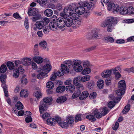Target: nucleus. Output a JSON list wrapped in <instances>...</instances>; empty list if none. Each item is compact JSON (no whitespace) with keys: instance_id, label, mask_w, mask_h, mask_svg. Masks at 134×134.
<instances>
[{"instance_id":"obj_1","label":"nucleus","mask_w":134,"mask_h":134,"mask_svg":"<svg viewBox=\"0 0 134 134\" xmlns=\"http://www.w3.org/2000/svg\"><path fill=\"white\" fill-rule=\"evenodd\" d=\"M64 63L66 65L62 64L61 65V69L59 70L56 73V75L59 76H60L64 75V74H66L69 72V69L68 67L71 68L75 71V60H74L72 61L68 60L64 62Z\"/></svg>"},{"instance_id":"obj_2","label":"nucleus","mask_w":134,"mask_h":134,"mask_svg":"<svg viewBox=\"0 0 134 134\" xmlns=\"http://www.w3.org/2000/svg\"><path fill=\"white\" fill-rule=\"evenodd\" d=\"M28 15L33 16L31 19L33 22H35L36 20L40 19L42 18L41 15L39 14V12L37 9L31 8L28 10Z\"/></svg>"},{"instance_id":"obj_3","label":"nucleus","mask_w":134,"mask_h":134,"mask_svg":"<svg viewBox=\"0 0 134 134\" xmlns=\"http://www.w3.org/2000/svg\"><path fill=\"white\" fill-rule=\"evenodd\" d=\"M52 100L51 98L47 97L45 98L40 102L39 108L41 114H42L43 112L47 109L48 103L51 102Z\"/></svg>"},{"instance_id":"obj_4","label":"nucleus","mask_w":134,"mask_h":134,"mask_svg":"<svg viewBox=\"0 0 134 134\" xmlns=\"http://www.w3.org/2000/svg\"><path fill=\"white\" fill-rule=\"evenodd\" d=\"M107 9L109 11H112L114 13L116 14L118 12L119 7L117 4L109 2L108 5Z\"/></svg>"},{"instance_id":"obj_5","label":"nucleus","mask_w":134,"mask_h":134,"mask_svg":"<svg viewBox=\"0 0 134 134\" xmlns=\"http://www.w3.org/2000/svg\"><path fill=\"white\" fill-rule=\"evenodd\" d=\"M52 68V66L49 64H46L44 66H41L38 69V71H44L48 73L51 70Z\"/></svg>"},{"instance_id":"obj_6","label":"nucleus","mask_w":134,"mask_h":134,"mask_svg":"<svg viewBox=\"0 0 134 134\" xmlns=\"http://www.w3.org/2000/svg\"><path fill=\"white\" fill-rule=\"evenodd\" d=\"M75 10H74V12L73 10L68 7L65 8L64 9V12L65 13L68 14L69 15L72 16V17L75 20Z\"/></svg>"},{"instance_id":"obj_7","label":"nucleus","mask_w":134,"mask_h":134,"mask_svg":"<svg viewBox=\"0 0 134 134\" xmlns=\"http://www.w3.org/2000/svg\"><path fill=\"white\" fill-rule=\"evenodd\" d=\"M78 4L79 5L83 6L84 7H86L89 10L91 9L94 5V4L92 2H88L86 1H80L78 2Z\"/></svg>"},{"instance_id":"obj_8","label":"nucleus","mask_w":134,"mask_h":134,"mask_svg":"<svg viewBox=\"0 0 134 134\" xmlns=\"http://www.w3.org/2000/svg\"><path fill=\"white\" fill-rule=\"evenodd\" d=\"M84 89L83 85L80 83L76 82V97L79 96L81 93V91Z\"/></svg>"},{"instance_id":"obj_9","label":"nucleus","mask_w":134,"mask_h":134,"mask_svg":"<svg viewBox=\"0 0 134 134\" xmlns=\"http://www.w3.org/2000/svg\"><path fill=\"white\" fill-rule=\"evenodd\" d=\"M80 6L76 8V16L77 15L78 17L83 14L86 11L85 8L83 6Z\"/></svg>"},{"instance_id":"obj_10","label":"nucleus","mask_w":134,"mask_h":134,"mask_svg":"<svg viewBox=\"0 0 134 134\" xmlns=\"http://www.w3.org/2000/svg\"><path fill=\"white\" fill-rule=\"evenodd\" d=\"M20 67H18L16 70H14V72L13 74V77L16 78L18 77L19 75V72L23 73L24 72V70L23 68L20 66Z\"/></svg>"},{"instance_id":"obj_11","label":"nucleus","mask_w":134,"mask_h":134,"mask_svg":"<svg viewBox=\"0 0 134 134\" xmlns=\"http://www.w3.org/2000/svg\"><path fill=\"white\" fill-rule=\"evenodd\" d=\"M56 23L57 27L60 29H62L65 26V23L64 21L61 18H58Z\"/></svg>"},{"instance_id":"obj_12","label":"nucleus","mask_w":134,"mask_h":134,"mask_svg":"<svg viewBox=\"0 0 134 134\" xmlns=\"http://www.w3.org/2000/svg\"><path fill=\"white\" fill-rule=\"evenodd\" d=\"M113 69L106 70H104L102 73L101 75L103 77L106 78L110 76Z\"/></svg>"},{"instance_id":"obj_13","label":"nucleus","mask_w":134,"mask_h":134,"mask_svg":"<svg viewBox=\"0 0 134 134\" xmlns=\"http://www.w3.org/2000/svg\"><path fill=\"white\" fill-rule=\"evenodd\" d=\"M107 22L109 24L115 25L117 24L118 21L113 17H110L108 18Z\"/></svg>"},{"instance_id":"obj_14","label":"nucleus","mask_w":134,"mask_h":134,"mask_svg":"<svg viewBox=\"0 0 134 134\" xmlns=\"http://www.w3.org/2000/svg\"><path fill=\"white\" fill-rule=\"evenodd\" d=\"M22 64L25 66L30 65L31 64V60L30 58H26L22 59Z\"/></svg>"},{"instance_id":"obj_15","label":"nucleus","mask_w":134,"mask_h":134,"mask_svg":"<svg viewBox=\"0 0 134 134\" xmlns=\"http://www.w3.org/2000/svg\"><path fill=\"white\" fill-rule=\"evenodd\" d=\"M60 15L62 17L61 18L65 22H66V20L68 21V20H70L69 19H70V17L69 16V15H68V14L65 13L64 12L60 13Z\"/></svg>"},{"instance_id":"obj_16","label":"nucleus","mask_w":134,"mask_h":134,"mask_svg":"<svg viewBox=\"0 0 134 134\" xmlns=\"http://www.w3.org/2000/svg\"><path fill=\"white\" fill-rule=\"evenodd\" d=\"M121 98H116L117 99V100H116L115 101H110L108 103V107L111 109L113 107H114L115 103H118V102L120 101L121 99Z\"/></svg>"},{"instance_id":"obj_17","label":"nucleus","mask_w":134,"mask_h":134,"mask_svg":"<svg viewBox=\"0 0 134 134\" xmlns=\"http://www.w3.org/2000/svg\"><path fill=\"white\" fill-rule=\"evenodd\" d=\"M45 25L43 21H38L36 22L35 26L37 29L40 30L43 29Z\"/></svg>"},{"instance_id":"obj_18","label":"nucleus","mask_w":134,"mask_h":134,"mask_svg":"<svg viewBox=\"0 0 134 134\" xmlns=\"http://www.w3.org/2000/svg\"><path fill=\"white\" fill-rule=\"evenodd\" d=\"M34 61L38 64L42 63L43 62V59L41 57L35 56L33 58Z\"/></svg>"},{"instance_id":"obj_19","label":"nucleus","mask_w":134,"mask_h":134,"mask_svg":"<svg viewBox=\"0 0 134 134\" xmlns=\"http://www.w3.org/2000/svg\"><path fill=\"white\" fill-rule=\"evenodd\" d=\"M51 22L49 25V27L50 29L53 31H54L57 29V27L56 22Z\"/></svg>"},{"instance_id":"obj_20","label":"nucleus","mask_w":134,"mask_h":134,"mask_svg":"<svg viewBox=\"0 0 134 134\" xmlns=\"http://www.w3.org/2000/svg\"><path fill=\"white\" fill-rule=\"evenodd\" d=\"M100 112L98 110L96 109L94 111L93 113L97 118L99 119L103 116L101 113H100Z\"/></svg>"},{"instance_id":"obj_21","label":"nucleus","mask_w":134,"mask_h":134,"mask_svg":"<svg viewBox=\"0 0 134 134\" xmlns=\"http://www.w3.org/2000/svg\"><path fill=\"white\" fill-rule=\"evenodd\" d=\"M47 73L45 72H41L39 73L37 75V77L39 79H42L47 76Z\"/></svg>"},{"instance_id":"obj_22","label":"nucleus","mask_w":134,"mask_h":134,"mask_svg":"<svg viewBox=\"0 0 134 134\" xmlns=\"http://www.w3.org/2000/svg\"><path fill=\"white\" fill-rule=\"evenodd\" d=\"M89 93L87 91H85L82 92V94L80 96L79 99L81 100L85 99L89 95Z\"/></svg>"},{"instance_id":"obj_23","label":"nucleus","mask_w":134,"mask_h":134,"mask_svg":"<svg viewBox=\"0 0 134 134\" xmlns=\"http://www.w3.org/2000/svg\"><path fill=\"white\" fill-rule=\"evenodd\" d=\"M119 87L120 89H125L126 88V85L124 80L120 81L118 83Z\"/></svg>"},{"instance_id":"obj_24","label":"nucleus","mask_w":134,"mask_h":134,"mask_svg":"<svg viewBox=\"0 0 134 134\" xmlns=\"http://www.w3.org/2000/svg\"><path fill=\"white\" fill-rule=\"evenodd\" d=\"M74 118L72 116H69L66 117V121L69 124H72L74 122Z\"/></svg>"},{"instance_id":"obj_25","label":"nucleus","mask_w":134,"mask_h":134,"mask_svg":"<svg viewBox=\"0 0 134 134\" xmlns=\"http://www.w3.org/2000/svg\"><path fill=\"white\" fill-rule=\"evenodd\" d=\"M67 98L65 96H62L58 97L57 99V102L58 103H62L65 102Z\"/></svg>"},{"instance_id":"obj_26","label":"nucleus","mask_w":134,"mask_h":134,"mask_svg":"<svg viewBox=\"0 0 134 134\" xmlns=\"http://www.w3.org/2000/svg\"><path fill=\"white\" fill-rule=\"evenodd\" d=\"M66 91L69 90L70 91V92L72 93L75 91V87L72 85H71L70 86H67L66 87Z\"/></svg>"},{"instance_id":"obj_27","label":"nucleus","mask_w":134,"mask_h":134,"mask_svg":"<svg viewBox=\"0 0 134 134\" xmlns=\"http://www.w3.org/2000/svg\"><path fill=\"white\" fill-rule=\"evenodd\" d=\"M44 13L46 16L49 17L52 15L53 12L52 10L49 9H46L44 12Z\"/></svg>"},{"instance_id":"obj_28","label":"nucleus","mask_w":134,"mask_h":134,"mask_svg":"<svg viewBox=\"0 0 134 134\" xmlns=\"http://www.w3.org/2000/svg\"><path fill=\"white\" fill-rule=\"evenodd\" d=\"M65 88V86H58L56 88V92L58 93H62L64 91Z\"/></svg>"},{"instance_id":"obj_29","label":"nucleus","mask_w":134,"mask_h":134,"mask_svg":"<svg viewBox=\"0 0 134 134\" xmlns=\"http://www.w3.org/2000/svg\"><path fill=\"white\" fill-rule=\"evenodd\" d=\"M47 121V124L49 125L54 126L56 123L54 119L53 118H49L48 119Z\"/></svg>"},{"instance_id":"obj_30","label":"nucleus","mask_w":134,"mask_h":134,"mask_svg":"<svg viewBox=\"0 0 134 134\" xmlns=\"http://www.w3.org/2000/svg\"><path fill=\"white\" fill-rule=\"evenodd\" d=\"M39 46L42 49L45 50L47 48V44L45 41H42L40 42Z\"/></svg>"},{"instance_id":"obj_31","label":"nucleus","mask_w":134,"mask_h":134,"mask_svg":"<svg viewBox=\"0 0 134 134\" xmlns=\"http://www.w3.org/2000/svg\"><path fill=\"white\" fill-rule=\"evenodd\" d=\"M129 11L127 7H121L120 8V13L122 14H126Z\"/></svg>"},{"instance_id":"obj_32","label":"nucleus","mask_w":134,"mask_h":134,"mask_svg":"<svg viewBox=\"0 0 134 134\" xmlns=\"http://www.w3.org/2000/svg\"><path fill=\"white\" fill-rule=\"evenodd\" d=\"M81 74L85 75L89 74L91 72L90 68L89 67H86L82 71Z\"/></svg>"},{"instance_id":"obj_33","label":"nucleus","mask_w":134,"mask_h":134,"mask_svg":"<svg viewBox=\"0 0 134 134\" xmlns=\"http://www.w3.org/2000/svg\"><path fill=\"white\" fill-rule=\"evenodd\" d=\"M99 110L103 115V116L105 115L109 111L107 107H104L103 108H100Z\"/></svg>"},{"instance_id":"obj_34","label":"nucleus","mask_w":134,"mask_h":134,"mask_svg":"<svg viewBox=\"0 0 134 134\" xmlns=\"http://www.w3.org/2000/svg\"><path fill=\"white\" fill-rule=\"evenodd\" d=\"M7 76L6 75L2 74H0V80L3 83H4L6 81Z\"/></svg>"},{"instance_id":"obj_35","label":"nucleus","mask_w":134,"mask_h":134,"mask_svg":"<svg viewBox=\"0 0 134 134\" xmlns=\"http://www.w3.org/2000/svg\"><path fill=\"white\" fill-rule=\"evenodd\" d=\"M97 85L98 87L100 89L103 88L104 85V81L101 80H99L97 82Z\"/></svg>"},{"instance_id":"obj_36","label":"nucleus","mask_w":134,"mask_h":134,"mask_svg":"<svg viewBox=\"0 0 134 134\" xmlns=\"http://www.w3.org/2000/svg\"><path fill=\"white\" fill-rule=\"evenodd\" d=\"M90 78L91 76L89 75H85L81 78V80L82 82H85L89 81Z\"/></svg>"},{"instance_id":"obj_37","label":"nucleus","mask_w":134,"mask_h":134,"mask_svg":"<svg viewBox=\"0 0 134 134\" xmlns=\"http://www.w3.org/2000/svg\"><path fill=\"white\" fill-rule=\"evenodd\" d=\"M7 65L9 69L10 70L13 69L15 66L14 63L11 62H8L7 63Z\"/></svg>"},{"instance_id":"obj_38","label":"nucleus","mask_w":134,"mask_h":134,"mask_svg":"<svg viewBox=\"0 0 134 134\" xmlns=\"http://www.w3.org/2000/svg\"><path fill=\"white\" fill-rule=\"evenodd\" d=\"M20 95L21 97H26L28 96V93L26 90L24 89L21 90L20 92Z\"/></svg>"},{"instance_id":"obj_39","label":"nucleus","mask_w":134,"mask_h":134,"mask_svg":"<svg viewBox=\"0 0 134 134\" xmlns=\"http://www.w3.org/2000/svg\"><path fill=\"white\" fill-rule=\"evenodd\" d=\"M94 82L93 81L91 80L87 83V86L90 89L92 88L94 86Z\"/></svg>"},{"instance_id":"obj_40","label":"nucleus","mask_w":134,"mask_h":134,"mask_svg":"<svg viewBox=\"0 0 134 134\" xmlns=\"http://www.w3.org/2000/svg\"><path fill=\"white\" fill-rule=\"evenodd\" d=\"M130 109V105L128 104L125 106L123 109L122 112L123 114H125L129 112Z\"/></svg>"},{"instance_id":"obj_41","label":"nucleus","mask_w":134,"mask_h":134,"mask_svg":"<svg viewBox=\"0 0 134 134\" xmlns=\"http://www.w3.org/2000/svg\"><path fill=\"white\" fill-rule=\"evenodd\" d=\"M43 28V31L44 33L46 34H48L49 31L50 29L48 25H45Z\"/></svg>"},{"instance_id":"obj_42","label":"nucleus","mask_w":134,"mask_h":134,"mask_svg":"<svg viewBox=\"0 0 134 134\" xmlns=\"http://www.w3.org/2000/svg\"><path fill=\"white\" fill-rule=\"evenodd\" d=\"M7 69L6 65L4 64L2 65L0 67V72L3 73L5 72Z\"/></svg>"},{"instance_id":"obj_43","label":"nucleus","mask_w":134,"mask_h":134,"mask_svg":"<svg viewBox=\"0 0 134 134\" xmlns=\"http://www.w3.org/2000/svg\"><path fill=\"white\" fill-rule=\"evenodd\" d=\"M125 89H120L116 90V92L117 94L119 96H121L124 94L125 92Z\"/></svg>"},{"instance_id":"obj_44","label":"nucleus","mask_w":134,"mask_h":134,"mask_svg":"<svg viewBox=\"0 0 134 134\" xmlns=\"http://www.w3.org/2000/svg\"><path fill=\"white\" fill-rule=\"evenodd\" d=\"M86 118L91 121H94L96 120L94 116L92 115H89L86 116Z\"/></svg>"},{"instance_id":"obj_45","label":"nucleus","mask_w":134,"mask_h":134,"mask_svg":"<svg viewBox=\"0 0 134 134\" xmlns=\"http://www.w3.org/2000/svg\"><path fill=\"white\" fill-rule=\"evenodd\" d=\"M15 106L16 108L18 109H23V106L20 102H18L15 104Z\"/></svg>"},{"instance_id":"obj_46","label":"nucleus","mask_w":134,"mask_h":134,"mask_svg":"<svg viewBox=\"0 0 134 134\" xmlns=\"http://www.w3.org/2000/svg\"><path fill=\"white\" fill-rule=\"evenodd\" d=\"M104 40L106 42H110L111 43L113 42L114 41L113 38L110 37H106L104 38Z\"/></svg>"},{"instance_id":"obj_47","label":"nucleus","mask_w":134,"mask_h":134,"mask_svg":"<svg viewBox=\"0 0 134 134\" xmlns=\"http://www.w3.org/2000/svg\"><path fill=\"white\" fill-rule=\"evenodd\" d=\"M70 19L71 20H68V21L66 20V22H64V23H65V25H66L67 27H70L72 25V20H74V19L72 18H72L70 17Z\"/></svg>"},{"instance_id":"obj_48","label":"nucleus","mask_w":134,"mask_h":134,"mask_svg":"<svg viewBox=\"0 0 134 134\" xmlns=\"http://www.w3.org/2000/svg\"><path fill=\"white\" fill-rule=\"evenodd\" d=\"M54 83L52 81H49L47 83V87L48 88H52L54 87Z\"/></svg>"},{"instance_id":"obj_49","label":"nucleus","mask_w":134,"mask_h":134,"mask_svg":"<svg viewBox=\"0 0 134 134\" xmlns=\"http://www.w3.org/2000/svg\"><path fill=\"white\" fill-rule=\"evenodd\" d=\"M14 63L15 64V66L16 67H20V66L22 67L21 65H20L22 63V60L21 61L19 60H16L14 61Z\"/></svg>"},{"instance_id":"obj_50","label":"nucleus","mask_w":134,"mask_h":134,"mask_svg":"<svg viewBox=\"0 0 134 134\" xmlns=\"http://www.w3.org/2000/svg\"><path fill=\"white\" fill-rule=\"evenodd\" d=\"M34 95L37 98H40L42 97V94L39 91H36L34 94Z\"/></svg>"},{"instance_id":"obj_51","label":"nucleus","mask_w":134,"mask_h":134,"mask_svg":"<svg viewBox=\"0 0 134 134\" xmlns=\"http://www.w3.org/2000/svg\"><path fill=\"white\" fill-rule=\"evenodd\" d=\"M58 124L63 128H66L68 126V123L65 122L61 121Z\"/></svg>"},{"instance_id":"obj_52","label":"nucleus","mask_w":134,"mask_h":134,"mask_svg":"<svg viewBox=\"0 0 134 134\" xmlns=\"http://www.w3.org/2000/svg\"><path fill=\"white\" fill-rule=\"evenodd\" d=\"M115 25L111 24H109L107 27V31L109 32H111L114 29V26Z\"/></svg>"},{"instance_id":"obj_53","label":"nucleus","mask_w":134,"mask_h":134,"mask_svg":"<svg viewBox=\"0 0 134 134\" xmlns=\"http://www.w3.org/2000/svg\"><path fill=\"white\" fill-rule=\"evenodd\" d=\"M83 69L82 65L80 66H76V71L77 72H81Z\"/></svg>"},{"instance_id":"obj_54","label":"nucleus","mask_w":134,"mask_h":134,"mask_svg":"<svg viewBox=\"0 0 134 134\" xmlns=\"http://www.w3.org/2000/svg\"><path fill=\"white\" fill-rule=\"evenodd\" d=\"M21 82L23 84H25L27 83V79L25 76H23L21 79Z\"/></svg>"},{"instance_id":"obj_55","label":"nucleus","mask_w":134,"mask_h":134,"mask_svg":"<svg viewBox=\"0 0 134 134\" xmlns=\"http://www.w3.org/2000/svg\"><path fill=\"white\" fill-rule=\"evenodd\" d=\"M24 25L25 28L27 29L29 28L28 20L27 19L25 18L24 21Z\"/></svg>"},{"instance_id":"obj_56","label":"nucleus","mask_w":134,"mask_h":134,"mask_svg":"<svg viewBox=\"0 0 134 134\" xmlns=\"http://www.w3.org/2000/svg\"><path fill=\"white\" fill-rule=\"evenodd\" d=\"M54 120L55 121V122H57L58 124L62 121L61 118L58 116H56L55 117Z\"/></svg>"},{"instance_id":"obj_57","label":"nucleus","mask_w":134,"mask_h":134,"mask_svg":"<svg viewBox=\"0 0 134 134\" xmlns=\"http://www.w3.org/2000/svg\"><path fill=\"white\" fill-rule=\"evenodd\" d=\"M93 38L95 39H99L101 38V35L97 33L94 34L93 35Z\"/></svg>"},{"instance_id":"obj_58","label":"nucleus","mask_w":134,"mask_h":134,"mask_svg":"<svg viewBox=\"0 0 134 134\" xmlns=\"http://www.w3.org/2000/svg\"><path fill=\"white\" fill-rule=\"evenodd\" d=\"M82 62L83 66L85 68L86 67H88L90 65L89 62L87 60L83 61Z\"/></svg>"},{"instance_id":"obj_59","label":"nucleus","mask_w":134,"mask_h":134,"mask_svg":"<svg viewBox=\"0 0 134 134\" xmlns=\"http://www.w3.org/2000/svg\"><path fill=\"white\" fill-rule=\"evenodd\" d=\"M83 14L84 16L86 18H87L90 15V12L89 10H86Z\"/></svg>"},{"instance_id":"obj_60","label":"nucleus","mask_w":134,"mask_h":134,"mask_svg":"<svg viewBox=\"0 0 134 134\" xmlns=\"http://www.w3.org/2000/svg\"><path fill=\"white\" fill-rule=\"evenodd\" d=\"M42 21H43L44 22V25H48L47 24L49 22V19L48 18L46 17L44 18L43 20Z\"/></svg>"},{"instance_id":"obj_61","label":"nucleus","mask_w":134,"mask_h":134,"mask_svg":"<svg viewBox=\"0 0 134 134\" xmlns=\"http://www.w3.org/2000/svg\"><path fill=\"white\" fill-rule=\"evenodd\" d=\"M113 69V73L114 74L120 71L121 70V69L119 67L117 66L114 69Z\"/></svg>"},{"instance_id":"obj_62","label":"nucleus","mask_w":134,"mask_h":134,"mask_svg":"<svg viewBox=\"0 0 134 134\" xmlns=\"http://www.w3.org/2000/svg\"><path fill=\"white\" fill-rule=\"evenodd\" d=\"M125 40L123 39H118L116 41V43L117 44H121L125 43Z\"/></svg>"},{"instance_id":"obj_63","label":"nucleus","mask_w":134,"mask_h":134,"mask_svg":"<svg viewBox=\"0 0 134 134\" xmlns=\"http://www.w3.org/2000/svg\"><path fill=\"white\" fill-rule=\"evenodd\" d=\"M96 94L95 92H93L90 95L89 97L90 98L93 99L96 97Z\"/></svg>"},{"instance_id":"obj_64","label":"nucleus","mask_w":134,"mask_h":134,"mask_svg":"<svg viewBox=\"0 0 134 134\" xmlns=\"http://www.w3.org/2000/svg\"><path fill=\"white\" fill-rule=\"evenodd\" d=\"M124 22L126 23H131L134 22V19H125L124 20Z\"/></svg>"}]
</instances>
